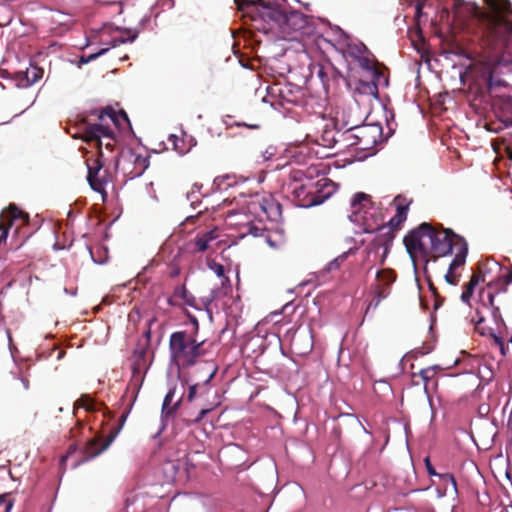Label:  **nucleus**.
Returning a JSON list of instances; mask_svg holds the SVG:
<instances>
[{
  "label": "nucleus",
  "instance_id": "nucleus-10",
  "mask_svg": "<svg viewBox=\"0 0 512 512\" xmlns=\"http://www.w3.org/2000/svg\"><path fill=\"white\" fill-rule=\"evenodd\" d=\"M355 131L356 140L350 142V144H357L360 149H368L377 143V138L381 136L382 128L379 124L355 125Z\"/></svg>",
  "mask_w": 512,
  "mask_h": 512
},
{
  "label": "nucleus",
  "instance_id": "nucleus-11",
  "mask_svg": "<svg viewBox=\"0 0 512 512\" xmlns=\"http://www.w3.org/2000/svg\"><path fill=\"white\" fill-rule=\"evenodd\" d=\"M117 434H118V431H115L102 444H99L97 439L89 440L81 452L82 457L79 460L72 463V468L75 469L82 463L90 461L91 459L97 457L102 452H104L114 441Z\"/></svg>",
  "mask_w": 512,
  "mask_h": 512
},
{
  "label": "nucleus",
  "instance_id": "nucleus-13",
  "mask_svg": "<svg viewBox=\"0 0 512 512\" xmlns=\"http://www.w3.org/2000/svg\"><path fill=\"white\" fill-rule=\"evenodd\" d=\"M103 137L113 138L114 132L109 125L99 120L98 123H87L85 125L81 139L86 142L96 140L101 144V138Z\"/></svg>",
  "mask_w": 512,
  "mask_h": 512
},
{
  "label": "nucleus",
  "instance_id": "nucleus-16",
  "mask_svg": "<svg viewBox=\"0 0 512 512\" xmlns=\"http://www.w3.org/2000/svg\"><path fill=\"white\" fill-rule=\"evenodd\" d=\"M168 140H169V142L172 143L173 149L179 155L187 154L197 144L196 139L193 136L188 135L186 133H184L183 137H181V138H179L175 134H171L169 136Z\"/></svg>",
  "mask_w": 512,
  "mask_h": 512
},
{
  "label": "nucleus",
  "instance_id": "nucleus-58",
  "mask_svg": "<svg viewBox=\"0 0 512 512\" xmlns=\"http://www.w3.org/2000/svg\"><path fill=\"white\" fill-rule=\"evenodd\" d=\"M492 335H493L495 341L502 346L503 345L502 339L494 333H492Z\"/></svg>",
  "mask_w": 512,
  "mask_h": 512
},
{
  "label": "nucleus",
  "instance_id": "nucleus-7",
  "mask_svg": "<svg viewBox=\"0 0 512 512\" xmlns=\"http://www.w3.org/2000/svg\"><path fill=\"white\" fill-rule=\"evenodd\" d=\"M431 231L432 226L427 222H423L404 237V245L414 264V256L416 254L424 257L428 256Z\"/></svg>",
  "mask_w": 512,
  "mask_h": 512
},
{
  "label": "nucleus",
  "instance_id": "nucleus-40",
  "mask_svg": "<svg viewBox=\"0 0 512 512\" xmlns=\"http://www.w3.org/2000/svg\"><path fill=\"white\" fill-rule=\"evenodd\" d=\"M109 51V48H102L100 49L99 51L95 52V53H92L90 55L87 56V60L88 62L90 63L91 61L99 58L100 56L106 54L107 52Z\"/></svg>",
  "mask_w": 512,
  "mask_h": 512
},
{
  "label": "nucleus",
  "instance_id": "nucleus-49",
  "mask_svg": "<svg viewBox=\"0 0 512 512\" xmlns=\"http://www.w3.org/2000/svg\"><path fill=\"white\" fill-rule=\"evenodd\" d=\"M478 284V279L475 276H472L470 281L466 284V288H471L474 291L475 286Z\"/></svg>",
  "mask_w": 512,
  "mask_h": 512
},
{
  "label": "nucleus",
  "instance_id": "nucleus-42",
  "mask_svg": "<svg viewBox=\"0 0 512 512\" xmlns=\"http://www.w3.org/2000/svg\"><path fill=\"white\" fill-rule=\"evenodd\" d=\"M203 234L205 235V237L209 240V242H212L214 241L215 239H217L218 235H217V229L216 228H213V229H210L208 231H205L203 232Z\"/></svg>",
  "mask_w": 512,
  "mask_h": 512
},
{
  "label": "nucleus",
  "instance_id": "nucleus-28",
  "mask_svg": "<svg viewBox=\"0 0 512 512\" xmlns=\"http://www.w3.org/2000/svg\"><path fill=\"white\" fill-rule=\"evenodd\" d=\"M494 297L495 296L493 293H491V292L487 293L488 305L491 309V314H492L493 320L497 326L504 325V320L500 313L499 307L494 306Z\"/></svg>",
  "mask_w": 512,
  "mask_h": 512
},
{
  "label": "nucleus",
  "instance_id": "nucleus-25",
  "mask_svg": "<svg viewBox=\"0 0 512 512\" xmlns=\"http://www.w3.org/2000/svg\"><path fill=\"white\" fill-rule=\"evenodd\" d=\"M174 295L182 299L186 305L199 309L196 305V298L186 289L185 285L177 286Z\"/></svg>",
  "mask_w": 512,
  "mask_h": 512
},
{
  "label": "nucleus",
  "instance_id": "nucleus-30",
  "mask_svg": "<svg viewBox=\"0 0 512 512\" xmlns=\"http://www.w3.org/2000/svg\"><path fill=\"white\" fill-rule=\"evenodd\" d=\"M355 125L348 127L345 131L339 133V138L341 139V143H343V148L354 146L355 144H350V142H354L356 140L355 133Z\"/></svg>",
  "mask_w": 512,
  "mask_h": 512
},
{
  "label": "nucleus",
  "instance_id": "nucleus-47",
  "mask_svg": "<svg viewBox=\"0 0 512 512\" xmlns=\"http://www.w3.org/2000/svg\"><path fill=\"white\" fill-rule=\"evenodd\" d=\"M274 156V149L272 147L267 148L263 153V161L270 160Z\"/></svg>",
  "mask_w": 512,
  "mask_h": 512
},
{
  "label": "nucleus",
  "instance_id": "nucleus-17",
  "mask_svg": "<svg viewBox=\"0 0 512 512\" xmlns=\"http://www.w3.org/2000/svg\"><path fill=\"white\" fill-rule=\"evenodd\" d=\"M1 217H5L7 220V224L3 227H10V229L12 228L13 223L17 220H22L24 223L29 222V215L15 204H10L5 210H3Z\"/></svg>",
  "mask_w": 512,
  "mask_h": 512
},
{
  "label": "nucleus",
  "instance_id": "nucleus-9",
  "mask_svg": "<svg viewBox=\"0 0 512 512\" xmlns=\"http://www.w3.org/2000/svg\"><path fill=\"white\" fill-rule=\"evenodd\" d=\"M175 396L176 385H171L163 399L160 415V427L153 435V439H157L161 435V433L167 428L169 419L173 417L179 409L182 402V395L174 401Z\"/></svg>",
  "mask_w": 512,
  "mask_h": 512
},
{
  "label": "nucleus",
  "instance_id": "nucleus-56",
  "mask_svg": "<svg viewBox=\"0 0 512 512\" xmlns=\"http://www.w3.org/2000/svg\"><path fill=\"white\" fill-rule=\"evenodd\" d=\"M506 283L512 284V272L508 273L506 276Z\"/></svg>",
  "mask_w": 512,
  "mask_h": 512
},
{
  "label": "nucleus",
  "instance_id": "nucleus-23",
  "mask_svg": "<svg viewBox=\"0 0 512 512\" xmlns=\"http://www.w3.org/2000/svg\"><path fill=\"white\" fill-rule=\"evenodd\" d=\"M356 91L362 95L371 96L375 99L379 98L377 85L372 80H359Z\"/></svg>",
  "mask_w": 512,
  "mask_h": 512
},
{
  "label": "nucleus",
  "instance_id": "nucleus-46",
  "mask_svg": "<svg viewBox=\"0 0 512 512\" xmlns=\"http://www.w3.org/2000/svg\"><path fill=\"white\" fill-rule=\"evenodd\" d=\"M345 242H346L347 244H352V243H354V246H357L358 248H359L360 246H363V245L365 244V240H364V239H361V240H359V241H356L354 237H347V238H345Z\"/></svg>",
  "mask_w": 512,
  "mask_h": 512
},
{
  "label": "nucleus",
  "instance_id": "nucleus-62",
  "mask_svg": "<svg viewBox=\"0 0 512 512\" xmlns=\"http://www.w3.org/2000/svg\"><path fill=\"white\" fill-rule=\"evenodd\" d=\"M452 54H454V52H452V51H444V52H443V55H444V56H445V58H447V59H448V58H449V56H450V55H452Z\"/></svg>",
  "mask_w": 512,
  "mask_h": 512
},
{
  "label": "nucleus",
  "instance_id": "nucleus-59",
  "mask_svg": "<svg viewBox=\"0 0 512 512\" xmlns=\"http://www.w3.org/2000/svg\"><path fill=\"white\" fill-rule=\"evenodd\" d=\"M65 356V351H60L57 355V360H61Z\"/></svg>",
  "mask_w": 512,
  "mask_h": 512
},
{
  "label": "nucleus",
  "instance_id": "nucleus-52",
  "mask_svg": "<svg viewBox=\"0 0 512 512\" xmlns=\"http://www.w3.org/2000/svg\"><path fill=\"white\" fill-rule=\"evenodd\" d=\"M87 56H80L79 61L77 63L78 67H82V65L88 64Z\"/></svg>",
  "mask_w": 512,
  "mask_h": 512
},
{
  "label": "nucleus",
  "instance_id": "nucleus-12",
  "mask_svg": "<svg viewBox=\"0 0 512 512\" xmlns=\"http://www.w3.org/2000/svg\"><path fill=\"white\" fill-rule=\"evenodd\" d=\"M218 371V366L213 361L201 362L193 372L190 382L200 381L203 387V393H208L210 381Z\"/></svg>",
  "mask_w": 512,
  "mask_h": 512
},
{
  "label": "nucleus",
  "instance_id": "nucleus-2",
  "mask_svg": "<svg viewBox=\"0 0 512 512\" xmlns=\"http://www.w3.org/2000/svg\"><path fill=\"white\" fill-rule=\"evenodd\" d=\"M255 5L261 8L260 15L264 21L275 23L283 33L299 32L309 34L312 32V26L306 15L299 11L287 9L284 7L286 0L266 1V0H235Z\"/></svg>",
  "mask_w": 512,
  "mask_h": 512
},
{
  "label": "nucleus",
  "instance_id": "nucleus-6",
  "mask_svg": "<svg viewBox=\"0 0 512 512\" xmlns=\"http://www.w3.org/2000/svg\"><path fill=\"white\" fill-rule=\"evenodd\" d=\"M488 12L483 14L489 28L497 36L501 32H512V22L509 20L511 4L509 0H485Z\"/></svg>",
  "mask_w": 512,
  "mask_h": 512
},
{
  "label": "nucleus",
  "instance_id": "nucleus-31",
  "mask_svg": "<svg viewBox=\"0 0 512 512\" xmlns=\"http://www.w3.org/2000/svg\"><path fill=\"white\" fill-rule=\"evenodd\" d=\"M222 122L227 128H232L234 126L235 127H246L249 129H259L260 128V126L258 124H248L246 122H234V121H232V116H230V115L223 116Z\"/></svg>",
  "mask_w": 512,
  "mask_h": 512
},
{
  "label": "nucleus",
  "instance_id": "nucleus-27",
  "mask_svg": "<svg viewBox=\"0 0 512 512\" xmlns=\"http://www.w3.org/2000/svg\"><path fill=\"white\" fill-rule=\"evenodd\" d=\"M435 368H436V366H430V367L421 369L420 372H419V375H420V377L422 378V380L424 382V392L427 395V399H428V402H429V405H430V408H431V411H432V419L434 418L435 413H434V408H433L431 397H430V395L428 394V391H427V385H428L429 379L431 378V373L435 370Z\"/></svg>",
  "mask_w": 512,
  "mask_h": 512
},
{
  "label": "nucleus",
  "instance_id": "nucleus-38",
  "mask_svg": "<svg viewBox=\"0 0 512 512\" xmlns=\"http://www.w3.org/2000/svg\"><path fill=\"white\" fill-rule=\"evenodd\" d=\"M424 463H425V466H426V470H427V473L429 476H435V477H438V475L440 473H438L435 468L433 467V465L431 464V461H430V458L429 457H426L424 459Z\"/></svg>",
  "mask_w": 512,
  "mask_h": 512
},
{
  "label": "nucleus",
  "instance_id": "nucleus-24",
  "mask_svg": "<svg viewBox=\"0 0 512 512\" xmlns=\"http://www.w3.org/2000/svg\"><path fill=\"white\" fill-rule=\"evenodd\" d=\"M438 478L443 486V491L440 496L447 495L449 490H451L454 494L458 493L456 479L451 473H441L438 475Z\"/></svg>",
  "mask_w": 512,
  "mask_h": 512
},
{
  "label": "nucleus",
  "instance_id": "nucleus-51",
  "mask_svg": "<svg viewBox=\"0 0 512 512\" xmlns=\"http://www.w3.org/2000/svg\"><path fill=\"white\" fill-rule=\"evenodd\" d=\"M137 161H141L143 166H144V169H147L148 166H149V160H148V157H141V156H138L136 158Z\"/></svg>",
  "mask_w": 512,
  "mask_h": 512
},
{
  "label": "nucleus",
  "instance_id": "nucleus-1",
  "mask_svg": "<svg viewBox=\"0 0 512 512\" xmlns=\"http://www.w3.org/2000/svg\"><path fill=\"white\" fill-rule=\"evenodd\" d=\"M350 205L351 213L348 218L355 225L354 234H375L367 247V260H370L371 256L379 257L380 263L383 264L394 239L392 232L387 227L377 224L375 210L370 211L373 209L372 202L366 193H355Z\"/></svg>",
  "mask_w": 512,
  "mask_h": 512
},
{
  "label": "nucleus",
  "instance_id": "nucleus-34",
  "mask_svg": "<svg viewBox=\"0 0 512 512\" xmlns=\"http://www.w3.org/2000/svg\"><path fill=\"white\" fill-rule=\"evenodd\" d=\"M103 163L96 160L93 166H88L87 180L98 178V173L102 169Z\"/></svg>",
  "mask_w": 512,
  "mask_h": 512
},
{
  "label": "nucleus",
  "instance_id": "nucleus-43",
  "mask_svg": "<svg viewBox=\"0 0 512 512\" xmlns=\"http://www.w3.org/2000/svg\"><path fill=\"white\" fill-rule=\"evenodd\" d=\"M476 314L478 318L476 320L472 319V321L474 322L476 329L479 330V325L485 321V317L480 309L476 310Z\"/></svg>",
  "mask_w": 512,
  "mask_h": 512
},
{
  "label": "nucleus",
  "instance_id": "nucleus-50",
  "mask_svg": "<svg viewBox=\"0 0 512 512\" xmlns=\"http://www.w3.org/2000/svg\"><path fill=\"white\" fill-rule=\"evenodd\" d=\"M209 412L208 409H202L199 411L197 417L195 418L196 422H199L203 419V417Z\"/></svg>",
  "mask_w": 512,
  "mask_h": 512
},
{
  "label": "nucleus",
  "instance_id": "nucleus-39",
  "mask_svg": "<svg viewBox=\"0 0 512 512\" xmlns=\"http://www.w3.org/2000/svg\"><path fill=\"white\" fill-rule=\"evenodd\" d=\"M76 450H77V448H76V446H74V445H71V446L68 448V450H67L66 454H65V455L61 458V460H60V467H61V469L63 468V466H64V464L66 463L67 459H68L70 456H72V455L76 452Z\"/></svg>",
  "mask_w": 512,
  "mask_h": 512
},
{
  "label": "nucleus",
  "instance_id": "nucleus-5",
  "mask_svg": "<svg viewBox=\"0 0 512 512\" xmlns=\"http://www.w3.org/2000/svg\"><path fill=\"white\" fill-rule=\"evenodd\" d=\"M334 33L338 37L341 51L345 57H349L351 61L358 65L361 74L369 69V66L375 62V57L371 51L361 41L352 39L340 27L334 28Z\"/></svg>",
  "mask_w": 512,
  "mask_h": 512
},
{
  "label": "nucleus",
  "instance_id": "nucleus-14",
  "mask_svg": "<svg viewBox=\"0 0 512 512\" xmlns=\"http://www.w3.org/2000/svg\"><path fill=\"white\" fill-rule=\"evenodd\" d=\"M43 73V69L30 64L25 70L15 73L14 80L16 81V86L19 88H28L41 79Z\"/></svg>",
  "mask_w": 512,
  "mask_h": 512
},
{
  "label": "nucleus",
  "instance_id": "nucleus-60",
  "mask_svg": "<svg viewBox=\"0 0 512 512\" xmlns=\"http://www.w3.org/2000/svg\"><path fill=\"white\" fill-rule=\"evenodd\" d=\"M386 297V295L382 294V293H378L377 296H376V300H382Z\"/></svg>",
  "mask_w": 512,
  "mask_h": 512
},
{
  "label": "nucleus",
  "instance_id": "nucleus-41",
  "mask_svg": "<svg viewBox=\"0 0 512 512\" xmlns=\"http://www.w3.org/2000/svg\"><path fill=\"white\" fill-rule=\"evenodd\" d=\"M473 292L474 291H472L471 288L465 287V290L461 294V301L464 303H469V300H470L471 296L473 295Z\"/></svg>",
  "mask_w": 512,
  "mask_h": 512
},
{
  "label": "nucleus",
  "instance_id": "nucleus-21",
  "mask_svg": "<svg viewBox=\"0 0 512 512\" xmlns=\"http://www.w3.org/2000/svg\"><path fill=\"white\" fill-rule=\"evenodd\" d=\"M362 76L367 78V79H370L372 80L376 85L377 87L379 85H382V86H385L387 87L388 84H389V80L387 78V76L381 71L379 70L376 66H375V62H373L370 66H369V69H366L363 73H362Z\"/></svg>",
  "mask_w": 512,
  "mask_h": 512
},
{
  "label": "nucleus",
  "instance_id": "nucleus-29",
  "mask_svg": "<svg viewBox=\"0 0 512 512\" xmlns=\"http://www.w3.org/2000/svg\"><path fill=\"white\" fill-rule=\"evenodd\" d=\"M75 408H84L87 411H94L96 403L89 395L83 394L74 404Z\"/></svg>",
  "mask_w": 512,
  "mask_h": 512
},
{
  "label": "nucleus",
  "instance_id": "nucleus-63",
  "mask_svg": "<svg viewBox=\"0 0 512 512\" xmlns=\"http://www.w3.org/2000/svg\"><path fill=\"white\" fill-rule=\"evenodd\" d=\"M292 306V303H287L283 306L282 308V312H285L288 308H290Z\"/></svg>",
  "mask_w": 512,
  "mask_h": 512
},
{
  "label": "nucleus",
  "instance_id": "nucleus-22",
  "mask_svg": "<svg viewBox=\"0 0 512 512\" xmlns=\"http://www.w3.org/2000/svg\"><path fill=\"white\" fill-rule=\"evenodd\" d=\"M357 251H358L357 246H351L347 251L343 252L342 254L338 255L336 258L331 260L326 265L325 270L327 272L338 270L341 267V265L348 259V257L355 255Z\"/></svg>",
  "mask_w": 512,
  "mask_h": 512
},
{
  "label": "nucleus",
  "instance_id": "nucleus-45",
  "mask_svg": "<svg viewBox=\"0 0 512 512\" xmlns=\"http://www.w3.org/2000/svg\"><path fill=\"white\" fill-rule=\"evenodd\" d=\"M10 227H1V234H0V245L4 242H6L8 235H9Z\"/></svg>",
  "mask_w": 512,
  "mask_h": 512
},
{
  "label": "nucleus",
  "instance_id": "nucleus-32",
  "mask_svg": "<svg viewBox=\"0 0 512 512\" xmlns=\"http://www.w3.org/2000/svg\"><path fill=\"white\" fill-rule=\"evenodd\" d=\"M210 243L203 233L197 234L194 239V245L198 252H205L209 248Z\"/></svg>",
  "mask_w": 512,
  "mask_h": 512
},
{
  "label": "nucleus",
  "instance_id": "nucleus-61",
  "mask_svg": "<svg viewBox=\"0 0 512 512\" xmlns=\"http://www.w3.org/2000/svg\"><path fill=\"white\" fill-rule=\"evenodd\" d=\"M386 297V295L382 294V293H378L377 296H376V300H382Z\"/></svg>",
  "mask_w": 512,
  "mask_h": 512
},
{
  "label": "nucleus",
  "instance_id": "nucleus-4",
  "mask_svg": "<svg viewBox=\"0 0 512 512\" xmlns=\"http://www.w3.org/2000/svg\"><path fill=\"white\" fill-rule=\"evenodd\" d=\"M204 341L197 342L185 331H176L170 335L169 351L171 359L183 367H191L197 363V358L204 354Z\"/></svg>",
  "mask_w": 512,
  "mask_h": 512
},
{
  "label": "nucleus",
  "instance_id": "nucleus-3",
  "mask_svg": "<svg viewBox=\"0 0 512 512\" xmlns=\"http://www.w3.org/2000/svg\"><path fill=\"white\" fill-rule=\"evenodd\" d=\"M330 184L331 181L327 178L313 181L312 178H307L303 171L294 170L284 189L292 197L295 206L311 208L322 204L332 195L331 190L326 191Z\"/></svg>",
  "mask_w": 512,
  "mask_h": 512
},
{
  "label": "nucleus",
  "instance_id": "nucleus-55",
  "mask_svg": "<svg viewBox=\"0 0 512 512\" xmlns=\"http://www.w3.org/2000/svg\"><path fill=\"white\" fill-rule=\"evenodd\" d=\"M64 293H66L70 296H75L77 294V289L69 290L68 288H64Z\"/></svg>",
  "mask_w": 512,
  "mask_h": 512
},
{
  "label": "nucleus",
  "instance_id": "nucleus-44",
  "mask_svg": "<svg viewBox=\"0 0 512 512\" xmlns=\"http://www.w3.org/2000/svg\"><path fill=\"white\" fill-rule=\"evenodd\" d=\"M452 271H453V270H450V269L448 268V271H447V273L445 274L444 278H445V281H446L448 284H450V285H455V284L457 283V280H456V276H454V275L452 274Z\"/></svg>",
  "mask_w": 512,
  "mask_h": 512
},
{
  "label": "nucleus",
  "instance_id": "nucleus-53",
  "mask_svg": "<svg viewBox=\"0 0 512 512\" xmlns=\"http://www.w3.org/2000/svg\"><path fill=\"white\" fill-rule=\"evenodd\" d=\"M189 318H190L191 323L193 324V326L197 330L198 329V320H197V318L195 316H193V315H189Z\"/></svg>",
  "mask_w": 512,
  "mask_h": 512
},
{
  "label": "nucleus",
  "instance_id": "nucleus-26",
  "mask_svg": "<svg viewBox=\"0 0 512 512\" xmlns=\"http://www.w3.org/2000/svg\"><path fill=\"white\" fill-rule=\"evenodd\" d=\"M506 85V81L497 76L494 69H489L487 71L486 86L489 91H492L495 88L504 87Z\"/></svg>",
  "mask_w": 512,
  "mask_h": 512
},
{
  "label": "nucleus",
  "instance_id": "nucleus-18",
  "mask_svg": "<svg viewBox=\"0 0 512 512\" xmlns=\"http://www.w3.org/2000/svg\"><path fill=\"white\" fill-rule=\"evenodd\" d=\"M117 31L128 34V37H119L112 39L109 43V46L107 48L112 49L116 48L120 44H126V43H133L139 36L141 30L138 28H127V27H121L117 26L115 28Z\"/></svg>",
  "mask_w": 512,
  "mask_h": 512
},
{
  "label": "nucleus",
  "instance_id": "nucleus-15",
  "mask_svg": "<svg viewBox=\"0 0 512 512\" xmlns=\"http://www.w3.org/2000/svg\"><path fill=\"white\" fill-rule=\"evenodd\" d=\"M91 115L96 116L100 121H105L106 118H109L115 126H121L122 122H124L129 126V128H131V122L128 118V115L123 110L116 112L113 108L106 107L103 109L92 110Z\"/></svg>",
  "mask_w": 512,
  "mask_h": 512
},
{
  "label": "nucleus",
  "instance_id": "nucleus-64",
  "mask_svg": "<svg viewBox=\"0 0 512 512\" xmlns=\"http://www.w3.org/2000/svg\"><path fill=\"white\" fill-rule=\"evenodd\" d=\"M15 0H0V5H5L10 2H14Z\"/></svg>",
  "mask_w": 512,
  "mask_h": 512
},
{
  "label": "nucleus",
  "instance_id": "nucleus-20",
  "mask_svg": "<svg viewBox=\"0 0 512 512\" xmlns=\"http://www.w3.org/2000/svg\"><path fill=\"white\" fill-rule=\"evenodd\" d=\"M346 124H343L341 127L337 122L335 124V129H325L321 136L322 145L328 148L335 147L338 143H341V139L339 138L340 129L344 128Z\"/></svg>",
  "mask_w": 512,
  "mask_h": 512
},
{
  "label": "nucleus",
  "instance_id": "nucleus-8",
  "mask_svg": "<svg viewBox=\"0 0 512 512\" xmlns=\"http://www.w3.org/2000/svg\"><path fill=\"white\" fill-rule=\"evenodd\" d=\"M461 236L454 233L451 229L437 230L432 226L429 253L435 257H445L452 254L459 243Z\"/></svg>",
  "mask_w": 512,
  "mask_h": 512
},
{
  "label": "nucleus",
  "instance_id": "nucleus-48",
  "mask_svg": "<svg viewBox=\"0 0 512 512\" xmlns=\"http://www.w3.org/2000/svg\"><path fill=\"white\" fill-rule=\"evenodd\" d=\"M151 20V17L149 14H146L144 15L140 21H139V27H137L138 29L142 30V28H144Z\"/></svg>",
  "mask_w": 512,
  "mask_h": 512
},
{
  "label": "nucleus",
  "instance_id": "nucleus-33",
  "mask_svg": "<svg viewBox=\"0 0 512 512\" xmlns=\"http://www.w3.org/2000/svg\"><path fill=\"white\" fill-rule=\"evenodd\" d=\"M198 391L201 395L204 394L201 382L200 381L191 382V384L189 385V390H188V396H187L188 400L192 401L195 398Z\"/></svg>",
  "mask_w": 512,
  "mask_h": 512
},
{
  "label": "nucleus",
  "instance_id": "nucleus-19",
  "mask_svg": "<svg viewBox=\"0 0 512 512\" xmlns=\"http://www.w3.org/2000/svg\"><path fill=\"white\" fill-rule=\"evenodd\" d=\"M455 250V256L449 265L450 270H455L463 266L466 262V258L468 255V244L464 238H459V243L456 244Z\"/></svg>",
  "mask_w": 512,
  "mask_h": 512
},
{
  "label": "nucleus",
  "instance_id": "nucleus-37",
  "mask_svg": "<svg viewBox=\"0 0 512 512\" xmlns=\"http://www.w3.org/2000/svg\"><path fill=\"white\" fill-rule=\"evenodd\" d=\"M408 213V205L397 206L396 216L398 218V222H402L406 219Z\"/></svg>",
  "mask_w": 512,
  "mask_h": 512
},
{
  "label": "nucleus",
  "instance_id": "nucleus-36",
  "mask_svg": "<svg viewBox=\"0 0 512 512\" xmlns=\"http://www.w3.org/2000/svg\"><path fill=\"white\" fill-rule=\"evenodd\" d=\"M208 267L210 270H212L217 277L222 278L225 275V269L224 266L220 263H217L215 261H211L208 263Z\"/></svg>",
  "mask_w": 512,
  "mask_h": 512
},
{
  "label": "nucleus",
  "instance_id": "nucleus-54",
  "mask_svg": "<svg viewBox=\"0 0 512 512\" xmlns=\"http://www.w3.org/2000/svg\"><path fill=\"white\" fill-rule=\"evenodd\" d=\"M379 303H380V300H376V299H374V301H372V302L369 304V306H368V308H367V311H368L371 307H372L373 309H376V308H377V306L379 305Z\"/></svg>",
  "mask_w": 512,
  "mask_h": 512
},
{
  "label": "nucleus",
  "instance_id": "nucleus-57",
  "mask_svg": "<svg viewBox=\"0 0 512 512\" xmlns=\"http://www.w3.org/2000/svg\"><path fill=\"white\" fill-rule=\"evenodd\" d=\"M318 77L320 79H324L326 77V73L323 71V68H321L318 72Z\"/></svg>",
  "mask_w": 512,
  "mask_h": 512
},
{
  "label": "nucleus",
  "instance_id": "nucleus-35",
  "mask_svg": "<svg viewBox=\"0 0 512 512\" xmlns=\"http://www.w3.org/2000/svg\"><path fill=\"white\" fill-rule=\"evenodd\" d=\"M91 189L97 193L105 194L104 182L99 178L87 180Z\"/></svg>",
  "mask_w": 512,
  "mask_h": 512
}]
</instances>
